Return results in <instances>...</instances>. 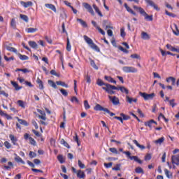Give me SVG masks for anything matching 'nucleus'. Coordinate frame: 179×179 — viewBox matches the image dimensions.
Returning a JSON list of instances; mask_svg holds the SVG:
<instances>
[{"label": "nucleus", "mask_w": 179, "mask_h": 179, "mask_svg": "<svg viewBox=\"0 0 179 179\" xmlns=\"http://www.w3.org/2000/svg\"><path fill=\"white\" fill-rule=\"evenodd\" d=\"M48 83L51 87H53V89H58L57 84L52 80H48Z\"/></svg>", "instance_id": "7c9ffc66"}, {"label": "nucleus", "mask_w": 179, "mask_h": 179, "mask_svg": "<svg viewBox=\"0 0 179 179\" xmlns=\"http://www.w3.org/2000/svg\"><path fill=\"white\" fill-rule=\"evenodd\" d=\"M141 38H143V40H150V36L146 32L141 33Z\"/></svg>", "instance_id": "473e14b6"}, {"label": "nucleus", "mask_w": 179, "mask_h": 179, "mask_svg": "<svg viewBox=\"0 0 179 179\" xmlns=\"http://www.w3.org/2000/svg\"><path fill=\"white\" fill-rule=\"evenodd\" d=\"M56 85H58L59 86H62L63 87H66V89H68V87H69L68 84H66V83H65V82H62V81H57Z\"/></svg>", "instance_id": "72a5a7b5"}, {"label": "nucleus", "mask_w": 179, "mask_h": 179, "mask_svg": "<svg viewBox=\"0 0 179 179\" xmlns=\"http://www.w3.org/2000/svg\"><path fill=\"white\" fill-rule=\"evenodd\" d=\"M171 162L173 164H176V166H179V155H173L171 157Z\"/></svg>", "instance_id": "4468645a"}, {"label": "nucleus", "mask_w": 179, "mask_h": 179, "mask_svg": "<svg viewBox=\"0 0 179 179\" xmlns=\"http://www.w3.org/2000/svg\"><path fill=\"white\" fill-rule=\"evenodd\" d=\"M17 55L21 61H27V59H29V57L27 55L20 53H18Z\"/></svg>", "instance_id": "e433bc0d"}, {"label": "nucleus", "mask_w": 179, "mask_h": 179, "mask_svg": "<svg viewBox=\"0 0 179 179\" xmlns=\"http://www.w3.org/2000/svg\"><path fill=\"white\" fill-rule=\"evenodd\" d=\"M10 26L13 29H16V21L15 20V18H13L11 20Z\"/></svg>", "instance_id": "052dcab7"}, {"label": "nucleus", "mask_w": 179, "mask_h": 179, "mask_svg": "<svg viewBox=\"0 0 179 179\" xmlns=\"http://www.w3.org/2000/svg\"><path fill=\"white\" fill-rule=\"evenodd\" d=\"M166 82L167 83H170V82H171V85L172 86H176V78L174 77H169L166 78Z\"/></svg>", "instance_id": "a878e982"}, {"label": "nucleus", "mask_w": 179, "mask_h": 179, "mask_svg": "<svg viewBox=\"0 0 179 179\" xmlns=\"http://www.w3.org/2000/svg\"><path fill=\"white\" fill-rule=\"evenodd\" d=\"M96 85H98V86H106V87H102V89L103 90H105V92H107L108 94H115V92L113 91V89H117V87H115V85H112L108 83H105L101 79L97 80Z\"/></svg>", "instance_id": "f257e3e1"}, {"label": "nucleus", "mask_w": 179, "mask_h": 179, "mask_svg": "<svg viewBox=\"0 0 179 179\" xmlns=\"http://www.w3.org/2000/svg\"><path fill=\"white\" fill-rule=\"evenodd\" d=\"M60 92H61L62 94H63V96H64L65 97H66V96H68V92L66 91V90L61 89Z\"/></svg>", "instance_id": "774afa93"}, {"label": "nucleus", "mask_w": 179, "mask_h": 179, "mask_svg": "<svg viewBox=\"0 0 179 179\" xmlns=\"http://www.w3.org/2000/svg\"><path fill=\"white\" fill-rule=\"evenodd\" d=\"M85 41L90 45V47L92 49L94 50V51H96V52H100V48L97 46L94 43H93V40L90 38L89 36L85 35L83 36Z\"/></svg>", "instance_id": "7ed1b4c3"}, {"label": "nucleus", "mask_w": 179, "mask_h": 179, "mask_svg": "<svg viewBox=\"0 0 179 179\" xmlns=\"http://www.w3.org/2000/svg\"><path fill=\"white\" fill-rule=\"evenodd\" d=\"M120 116L122 117V121H128V120H131V117L129 115H127L124 113H120Z\"/></svg>", "instance_id": "ea45409f"}, {"label": "nucleus", "mask_w": 179, "mask_h": 179, "mask_svg": "<svg viewBox=\"0 0 179 179\" xmlns=\"http://www.w3.org/2000/svg\"><path fill=\"white\" fill-rule=\"evenodd\" d=\"M29 45L31 48H34V50H37V48H38V45L37 44V43H36V41H29L28 42Z\"/></svg>", "instance_id": "aec40b11"}, {"label": "nucleus", "mask_w": 179, "mask_h": 179, "mask_svg": "<svg viewBox=\"0 0 179 179\" xmlns=\"http://www.w3.org/2000/svg\"><path fill=\"white\" fill-rule=\"evenodd\" d=\"M133 142H134V145H136V146H137V148H139V149H141V150H145V149H146V147H145V145H142L139 144L138 141L134 140Z\"/></svg>", "instance_id": "bb28decb"}, {"label": "nucleus", "mask_w": 179, "mask_h": 179, "mask_svg": "<svg viewBox=\"0 0 179 179\" xmlns=\"http://www.w3.org/2000/svg\"><path fill=\"white\" fill-rule=\"evenodd\" d=\"M6 50L10 51V52H14L15 54H17V50L15 48H12L10 46L6 45Z\"/></svg>", "instance_id": "c756f323"}, {"label": "nucleus", "mask_w": 179, "mask_h": 179, "mask_svg": "<svg viewBox=\"0 0 179 179\" xmlns=\"http://www.w3.org/2000/svg\"><path fill=\"white\" fill-rule=\"evenodd\" d=\"M36 83L37 85H38L39 89L41 90H44V84L43 83V80H41L40 78H37Z\"/></svg>", "instance_id": "5701e85b"}, {"label": "nucleus", "mask_w": 179, "mask_h": 179, "mask_svg": "<svg viewBox=\"0 0 179 179\" xmlns=\"http://www.w3.org/2000/svg\"><path fill=\"white\" fill-rule=\"evenodd\" d=\"M45 8H48V9H50L51 10L55 12V13H57V8L55 7V5L52 3H45Z\"/></svg>", "instance_id": "a211bd4d"}, {"label": "nucleus", "mask_w": 179, "mask_h": 179, "mask_svg": "<svg viewBox=\"0 0 179 179\" xmlns=\"http://www.w3.org/2000/svg\"><path fill=\"white\" fill-rule=\"evenodd\" d=\"M159 51L162 55V57H166V55H173V53H171V52H166L164 50H163V49H159Z\"/></svg>", "instance_id": "f704fd0d"}, {"label": "nucleus", "mask_w": 179, "mask_h": 179, "mask_svg": "<svg viewBox=\"0 0 179 179\" xmlns=\"http://www.w3.org/2000/svg\"><path fill=\"white\" fill-rule=\"evenodd\" d=\"M174 101H176V99H171L169 101V104L171 106V107L174 108L176 106H177V103H176Z\"/></svg>", "instance_id": "0e129e2a"}, {"label": "nucleus", "mask_w": 179, "mask_h": 179, "mask_svg": "<svg viewBox=\"0 0 179 179\" xmlns=\"http://www.w3.org/2000/svg\"><path fill=\"white\" fill-rule=\"evenodd\" d=\"M104 79L105 80H107V82H109V83H114L115 85H117V81L115 80H113L111 76H105Z\"/></svg>", "instance_id": "4be33fe9"}, {"label": "nucleus", "mask_w": 179, "mask_h": 179, "mask_svg": "<svg viewBox=\"0 0 179 179\" xmlns=\"http://www.w3.org/2000/svg\"><path fill=\"white\" fill-rule=\"evenodd\" d=\"M15 72H23L24 73H29V70L27 69H16Z\"/></svg>", "instance_id": "603ef678"}, {"label": "nucleus", "mask_w": 179, "mask_h": 179, "mask_svg": "<svg viewBox=\"0 0 179 179\" xmlns=\"http://www.w3.org/2000/svg\"><path fill=\"white\" fill-rule=\"evenodd\" d=\"M84 107L85 110H89V108H90V105L89 104L87 100L84 101Z\"/></svg>", "instance_id": "13d9d810"}, {"label": "nucleus", "mask_w": 179, "mask_h": 179, "mask_svg": "<svg viewBox=\"0 0 179 179\" xmlns=\"http://www.w3.org/2000/svg\"><path fill=\"white\" fill-rule=\"evenodd\" d=\"M163 142H164V137H161L160 138L157 139L155 141V143L162 145V143H163Z\"/></svg>", "instance_id": "5fc2aeb1"}, {"label": "nucleus", "mask_w": 179, "mask_h": 179, "mask_svg": "<svg viewBox=\"0 0 179 179\" xmlns=\"http://www.w3.org/2000/svg\"><path fill=\"white\" fill-rule=\"evenodd\" d=\"M122 71L123 72H125V73H136V72H138V69L134 66H123Z\"/></svg>", "instance_id": "0eeeda50"}, {"label": "nucleus", "mask_w": 179, "mask_h": 179, "mask_svg": "<svg viewBox=\"0 0 179 179\" xmlns=\"http://www.w3.org/2000/svg\"><path fill=\"white\" fill-rule=\"evenodd\" d=\"M57 160L61 164H63V163L65 162V159H64V156L62 155L57 156Z\"/></svg>", "instance_id": "a18cd8bd"}, {"label": "nucleus", "mask_w": 179, "mask_h": 179, "mask_svg": "<svg viewBox=\"0 0 179 179\" xmlns=\"http://www.w3.org/2000/svg\"><path fill=\"white\" fill-rule=\"evenodd\" d=\"M4 145L6 148V149H10V148H12V144H10V143H9L8 141H5Z\"/></svg>", "instance_id": "e2e57ef3"}, {"label": "nucleus", "mask_w": 179, "mask_h": 179, "mask_svg": "<svg viewBox=\"0 0 179 179\" xmlns=\"http://www.w3.org/2000/svg\"><path fill=\"white\" fill-rule=\"evenodd\" d=\"M104 167H106V169H110L113 166V162H109V163H104L103 164Z\"/></svg>", "instance_id": "338daca9"}, {"label": "nucleus", "mask_w": 179, "mask_h": 179, "mask_svg": "<svg viewBox=\"0 0 179 179\" xmlns=\"http://www.w3.org/2000/svg\"><path fill=\"white\" fill-rule=\"evenodd\" d=\"M93 8L95 10V12L100 16V17H103V13H101V11H100V9H99V7L96 6V4H93Z\"/></svg>", "instance_id": "cd10ccee"}, {"label": "nucleus", "mask_w": 179, "mask_h": 179, "mask_svg": "<svg viewBox=\"0 0 179 179\" xmlns=\"http://www.w3.org/2000/svg\"><path fill=\"white\" fill-rule=\"evenodd\" d=\"M15 118L17 121H18L19 124H20V125H24V127H29V122H27V121L19 118V117H16Z\"/></svg>", "instance_id": "dca6fc26"}, {"label": "nucleus", "mask_w": 179, "mask_h": 179, "mask_svg": "<svg viewBox=\"0 0 179 179\" xmlns=\"http://www.w3.org/2000/svg\"><path fill=\"white\" fill-rule=\"evenodd\" d=\"M108 97L113 106H118V104H120V99H118V97L115 96H112L110 95Z\"/></svg>", "instance_id": "1a4fd4ad"}, {"label": "nucleus", "mask_w": 179, "mask_h": 179, "mask_svg": "<svg viewBox=\"0 0 179 179\" xmlns=\"http://www.w3.org/2000/svg\"><path fill=\"white\" fill-rule=\"evenodd\" d=\"M60 143L61 145H64L65 148H67V149H71V145H69V144L66 141H65L64 138L60 141Z\"/></svg>", "instance_id": "4c0bfd02"}, {"label": "nucleus", "mask_w": 179, "mask_h": 179, "mask_svg": "<svg viewBox=\"0 0 179 179\" xmlns=\"http://www.w3.org/2000/svg\"><path fill=\"white\" fill-rule=\"evenodd\" d=\"M50 73L52 75H53L54 76H57V78H59L61 76V74L57 73V71H55V70H51L50 71Z\"/></svg>", "instance_id": "4d7b16f0"}, {"label": "nucleus", "mask_w": 179, "mask_h": 179, "mask_svg": "<svg viewBox=\"0 0 179 179\" xmlns=\"http://www.w3.org/2000/svg\"><path fill=\"white\" fill-rule=\"evenodd\" d=\"M66 50L69 52L72 49V46L71 45V42L69 41V38H67V44H66Z\"/></svg>", "instance_id": "c03bdc74"}, {"label": "nucleus", "mask_w": 179, "mask_h": 179, "mask_svg": "<svg viewBox=\"0 0 179 179\" xmlns=\"http://www.w3.org/2000/svg\"><path fill=\"white\" fill-rule=\"evenodd\" d=\"M77 177L78 178H85L86 175H85V172L82 171V170H78L77 171Z\"/></svg>", "instance_id": "c85d7f7f"}, {"label": "nucleus", "mask_w": 179, "mask_h": 179, "mask_svg": "<svg viewBox=\"0 0 179 179\" xmlns=\"http://www.w3.org/2000/svg\"><path fill=\"white\" fill-rule=\"evenodd\" d=\"M172 31L175 36H179V29L178 26H177V24H173V29H172Z\"/></svg>", "instance_id": "393cba45"}, {"label": "nucleus", "mask_w": 179, "mask_h": 179, "mask_svg": "<svg viewBox=\"0 0 179 179\" xmlns=\"http://www.w3.org/2000/svg\"><path fill=\"white\" fill-rule=\"evenodd\" d=\"M11 85L15 87V90H20L22 87H19V84L15 81H10Z\"/></svg>", "instance_id": "2f4dec72"}, {"label": "nucleus", "mask_w": 179, "mask_h": 179, "mask_svg": "<svg viewBox=\"0 0 179 179\" xmlns=\"http://www.w3.org/2000/svg\"><path fill=\"white\" fill-rule=\"evenodd\" d=\"M20 3V5H22V6L24 8H30V6H33V2L31 1L24 2L23 1H21Z\"/></svg>", "instance_id": "f3484780"}, {"label": "nucleus", "mask_w": 179, "mask_h": 179, "mask_svg": "<svg viewBox=\"0 0 179 179\" xmlns=\"http://www.w3.org/2000/svg\"><path fill=\"white\" fill-rule=\"evenodd\" d=\"M144 1L147 3V5L152 6L155 10H157V11L160 10V8H159V6H157V5H156L155 2H153V1L152 0H144Z\"/></svg>", "instance_id": "9d476101"}, {"label": "nucleus", "mask_w": 179, "mask_h": 179, "mask_svg": "<svg viewBox=\"0 0 179 179\" xmlns=\"http://www.w3.org/2000/svg\"><path fill=\"white\" fill-rule=\"evenodd\" d=\"M94 110L95 111H104V113H106L107 114H109V115L110 117H114V115H115V113L110 111V110H108V108H104L103 106H101V105L97 103L94 108Z\"/></svg>", "instance_id": "20e7f679"}, {"label": "nucleus", "mask_w": 179, "mask_h": 179, "mask_svg": "<svg viewBox=\"0 0 179 179\" xmlns=\"http://www.w3.org/2000/svg\"><path fill=\"white\" fill-rule=\"evenodd\" d=\"M9 138H10L13 145H17V138H16V136H15V135L10 134Z\"/></svg>", "instance_id": "6ab92c4d"}, {"label": "nucleus", "mask_w": 179, "mask_h": 179, "mask_svg": "<svg viewBox=\"0 0 179 179\" xmlns=\"http://www.w3.org/2000/svg\"><path fill=\"white\" fill-rule=\"evenodd\" d=\"M90 65H91V66H92V68H94V69H96V71H97V69H99V67L97 66V65H96L94 60H93V59L90 60Z\"/></svg>", "instance_id": "8fccbe9b"}, {"label": "nucleus", "mask_w": 179, "mask_h": 179, "mask_svg": "<svg viewBox=\"0 0 179 179\" xmlns=\"http://www.w3.org/2000/svg\"><path fill=\"white\" fill-rule=\"evenodd\" d=\"M135 172L137 173V174H145V172L143 171V169H142L141 167L138 166V167H136L135 169Z\"/></svg>", "instance_id": "58836bf2"}, {"label": "nucleus", "mask_w": 179, "mask_h": 179, "mask_svg": "<svg viewBox=\"0 0 179 179\" xmlns=\"http://www.w3.org/2000/svg\"><path fill=\"white\" fill-rule=\"evenodd\" d=\"M112 170L113 171H120L121 170V164H116L115 167L112 168Z\"/></svg>", "instance_id": "de8ad7c7"}, {"label": "nucleus", "mask_w": 179, "mask_h": 179, "mask_svg": "<svg viewBox=\"0 0 179 179\" xmlns=\"http://www.w3.org/2000/svg\"><path fill=\"white\" fill-rule=\"evenodd\" d=\"M120 36L121 37H125V36H127V34L125 33V29L124 28H121L120 29Z\"/></svg>", "instance_id": "680f3d73"}, {"label": "nucleus", "mask_w": 179, "mask_h": 179, "mask_svg": "<svg viewBox=\"0 0 179 179\" xmlns=\"http://www.w3.org/2000/svg\"><path fill=\"white\" fill-rule=\"evenodd\" d=\"M24 138L25 139V141H27V139H29L30 145H32L33 146H36V140H34L33 137H30L29 134L25 133L24 134Z\"/></svg>", "instance_id": "6e6552de"}, {"label": "nucleus", "mask_w": 179, "mask_h": 179, "mask_svg": "<svg viewBox=\"0 0 179 179\" xmlns=\"http://www.w3.org/2000/svg\"><path fill=\"white\" fill-rule=\"evenodd\" d=\"M19 107H21L22 108H26V103L22 100H18L17 101Z\"/></svg>", "instance_id": "c9c22d12"}, {"label": "nucleus", "mask_w": 179, "mask_h": 179, "mask_svg": "<svg viewBox=\"0 0 179 179\" xmlns=\"http://www.w3.org/2000/svg\"><path fill=\"white\" fill-rule=\"evenodd\" d=\"M124 155H126V156L130 159V160H134V162H136L138 163V164H142L143 162L141 159H140L138 156H131V152L129 151H124L123 152Z\"/></svg>", "instance_id": "39448f33"}, {"label": "nucleus", "mask_w": 179, "mask_h": 179, "mask_svg": "<svg viewBox=\"0 0 179 179\" xmlns=\"http://www.w3.org/2000/svg\"><path fill=\"white\" fill-rule=\"evenodd\" d=\"M133 8L136 10H138L139 13H141V15L144 16L145 20H147L148 22H153V15H148L146 11H145V10L142 8V7H138V6H134Z\"/></svg>", "instance_id": "f03ea898"}, {"label": "nucleus", "mask_w": 179, "mask_h": 179, "mask_svg": "<svg viewBox=\"0 0 179 179\" xmlns=\"http://www.w3.org/2000/svg\"><path fill=\"white\" fill-rule=\"evenodd\" d=\"M164 173L168 178H171V177H173V174H171V173H170V171L168 169H165Z\"/></svg>", "instance_id": "09e8293b"}, {"label": "nucleus", "mask_w": 179, "mask_h": 179, "mask_svg": "<svg viewBox=\"0 0 179 179\" xmlns=\"http://www.w3.org/2000/svg\"><path fill=\"white\" fill-rule=\"evenodd\" d=\"M83 6L87 9V10L92 15V16H94V11L93 10V8H92V6L87 3H83Z\"/></svg>", "instance_id": "9b49d317"}, {"label": "nucleus", "mask_w": 179, "mask_h": 179, "mask_svg": "<svg viewBox=\"0 0 179 179\" xmlns=\"http://www.w3.org/2000/svg\"><path fill=\"white\" fill-rule=\"evenodd\" d=\"M20 19L24 20V22H26V23H27L29 22V17L26 15L20 14Z\"/></svg>", "instance_id": "79ce46f5"}, {"label": "nucleus", "mask_w": 179, "mask_h": 179, "mask_svg": "<svg viewBox=\"0 0 179 179\" xmlns=\"http://www.w3.org/2000/svg\"><path fill=\"white\" fill-rule=\"evenodd\" d=\"M167 50H169L170 51H172L173 52H174L176 48L173 47V45H170V44H166V45Z\"/></svg>", "instance_id": "864d4df0"}, {"label": "nucleus", "mask_w": 179, "mask_h": 179, "mask_svg": "<svg viewBox=\"0 0 179 179\" xmlns=\"http://www.w3.org/2000/svg\"><path fill=\"white\" fill-rule=\"evenodd\" d=\"M124 8H125L126 10H127V12H129V13L134 15V16H136V13H135V11H134V10L130 8L129 6H128V4L127 3H124Z\"/></svg>", "instance_id": "412c9836"}, {"label": "nucleus", "mask_w": 179, "mask_h": 179, "mask_svg": "<svg viewBox=\"0 0 179 179\" xmlns=\"http://www.w3.org/2000/svg\"><path fill=\"white\" fill-rule=\"evenodd\" d=\"M153 124H155V125H157V122L155 121L154 120H149L148 122H145L144 123V125L145 127H149V128L150 129H152V125H153Z\"/></svg>", "instance_id": "2eb2a0df"}, {"label": "nucleus", "mask_w": 179, "mask_h": 179, "mask_svg": "<svg viewBox=\"0 0 179 179\" xmlns=\"http://www.w3.org/2000/svg\"><path fill=\"white\" fill-rule=\"evenodd\" d=\"M71 103H76L77 104H79V99L76 96H72L71 99Z\"/></svg>", "instance_id": "6e6d98bb"}, {"label": "nucleus", "mask_w": 179, "mask_h": 179, "mask_svg": "<svg viewBox=\"0 0 179 179\" xmlns=\"http://www.w3.org/2000/svg\"><path fill=\"white\" fill-rule=\"evenodd\" d=\"M77 22H79V23H80V24L83 26V27H87V24L83 20H82L80 18H78Z\"/></svg>", "instance_id": "a19ab883"}, {"label": "nucleus", "mask_w": 179, "mask_h": 179, "mask_svg": "<svg viewBox=\"0 0 179 179\" xmlns=\"http://www.w3.org/2000/svg\"><path fill=\"white\" fill-rule=\"evenodd\" d=\"M78 166L80 167V169H85L86 167L85 164L82 163V161H80V159H78Z\"/></svg>", "instance_id": "bf43d9fd"}, {"label": "nucleus", "mask_w": 179, "mask_h": 179, "mask_svg": "<svg viewBox=\"0 0 179 179\" xmlns=\"http://www.w3.org/2000/svg\"><path fill=\"white\" fill-rule=\"evenodd\" d=\"M116 88L117 89H113V92H114V90H120L122 93H125V94H129V90H128L125 87H116Z\"/></svg>", "instance_id": "ddd939ff"}, {"label": "nucleus", "mask_w": 179, "mask_h": 179, "mask_svg": "<svg viewBox=\"0 0 179 179\" xmlns=\"http://www.w3.org/2000/svg\"><path fill=\"white\" fill-rule=\"evenodd\" d=\"M140 96L141 97H143L144 100L148 101V100H153L156 94L155 93H151V94H148L146 92H139Z\"/></svg>", "instance_id": "423d86ee"}, {"label": "nucleus", "mask_w": 179, "mask_h": 179, "mask_svg": "<svg viewBox=\"0 0 179 179\" xmlns=\"http://www.w3.org/2000/svg\"><path fill=\"white\" fill-rule=\"evenodd\" d=\"M38 29L37 28H27L26 29L27 33H36V31H38Z\"/></svg>", "instance_id": "37998d69"}, {"label": "nucleus", "mask_w": 179, "mask_h": 179, "mask_svg": "<svg viewBox=\"0 0 179 179\" xmlns=\"http://www.w3.org/2000/svg\"><path fill=\"white\" fill-rule=\"evenodd\" d=\"M15 157V161L17 163H21L22 164H25L24 161H23V159L22 158H20V156L17 155V154H14Z\"/></svg>", "instance_id": "b1692460"}, {"label": "nucleus", "mask_w": 179, "mask_h": 179, "mask_svg": "<svg viewBox=\"0 0 179 179\" xmlns=\"http://www.w3.org/2000/svg\"><path fill=\"white\" fill-rule=\"evenodd\" d=\"M109 151L111 152V153H114V155H119L120 152H118V150L115 148H109Z\"/></svg>", "instance_id": "3c124183"}, {"label": "nucleus", "mask_w": 179, "mask_h": 179, "mask_svg": "<svg viewBox=\"0 0 179 179\" xmlns=\"http://www.w3.org/2000/svg\"><path fill=\"white\" fill-rule=\"evenodd\" d=\"M119 50L122 52H124V54H128V52H129L128 50L124 48L122 46H119Z\"/></svg>", "instance_id": "69168bd1"}, {"label": "nucleus", "mask_w": 179, "mask_h": 179, "mask_svg": "<svg viewBox=\"0 0 179 179\" xmlns=\"http://www.w3.org/2000/svg\"><path fill=\"white\" fill-rule=\"evenodd\" d=\"M8 166H4V169L6 170H9L10 169H13V164L12 163V162H8Z\"/></svg>", "instance_id": "49530a36"}, {"label": "nucleus", "mask_w": 179, "mask_h": 179, "mask_svg": "<svg viewBox=\"0 0 179 179\" xmlns=\"http://www.w3.org/2000/svg\"><path fill=\"white\" fill-rule=\"evenodd\" d=\"M37 111L39 113V114H41L38 115V118L43 120V121H46L47 116L45 115V112L41 110V109H37Z\"/></svg>", "instance_id": "f8f14e48"}]
</instances>
